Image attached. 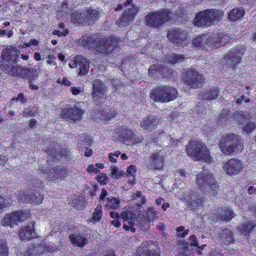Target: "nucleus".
Returning <instances> with one entry per match:
<instances>
[{
    "label": "nucleus",
    "mask_w": 256,
    "mask_h": 256,
    "mask_svg": "<svg viewBox=\"0 0 256 256\" xmlns=\"http://www.w3.org/2000/svg\"><path fill=\"white\" fill-rule=\"evenodd\" d=\"M184 11L182 8H179L178 10L174 14L168 9H162L158 12H150L146 16V23L148 26L156 28L168 20L181 17L182 15L184 14Z\"/></svg>",
    "instance_id": "1"
},
{
    "label": "nucleus",
    "mask_w": 256,
    "mask_h": 256,
    "mask_svg": "<svg viewBox=\"0 0 256 256\" xmlns=\"http://www.w3.org/2000/svg\"><path fill=\"white\" fill-rule=\"evenodd\" d=\"M219 146L220 151L226 156L238 154L243 150L240 138L234 134L223 136L220 140Z\"/></svg>",
    "instance_id": "2"
},
{
    "label": "nucleus",
    "mask_w": 256,
    "mask_h": 256,
    "mask_svg": "<svg viewBox=\"0 0 256 256\" xmlns=\"http://www.w3.org/2000/svg\"><path fill=\"white\" fill-rule=\"evenodd\" d=\"M223 10L210 8L199 12L196 17L195 24L198 26H209L217 24L223 18Z\"/></svg>",
    "instance_id": "3"
},
{
    "label": "nucleus",
    "mask_w": 256,
    "mask_h": 256,
    "mask_svg": "<svg viewBox=\"0 0 256 256\" xmlns=\"http://www.w3.org/2000/svg\"><path fill=\"white\" fill-rule=\"evenodd\" d=\"M186 152L194 160H202L208 164L212 161L208 150L202 142L197 140L190 142L186 146Z\"/></svg>",
    "instance_id": "4"
},
{
    "label": "nucleus",
    "mask_w": 256,
    "mask_h": 256,
    "mask_svg": "<svg viewBox=\"0 0 256 256\" xmlns=\"http://www.w3.org/2000/svg\"><path fill=\"white\" fill-rule=\"evenodd\" d=\"M177 96L176 89L168 86H158L150 92V98L156 102H167L174 100Z\"/></svg>",
    "instance_id": "5"
},
{
    "label": "nucleus",
    "mask_w": 256,
    "mask_h": 256,
    "mask_svg": "<svg viewBox=\"0 0 256 256\" xmlns=\"http://www.w3.org/2000/svg\"><path fill=\"white\" fill-rule=\"evenodd\" d=\"M196 183L198 188L204 192L216 191L218 186L212 174L204 168L197 175Z\"/></svg>",
    "instance_id": "6"
},
{
    "label": "nucleus",
    "mask_w": 256,
    "mask_h": 256,
    "mask_svg": "<svg viewBox=\"0 0 256 256\" xmlns=\"http://www.w3.org/2000/svg\"><path fill=\"white\" fill-rule=\"evenodd\" d=\"M132 0H127L123 4H119L116 8V10L119 11L122 9L123 6H128V8L124 10L122 14V17L119 20L116 22V24L119 27H122L127 26L128 23L132 22L137 13L136 8L131 4Z\"/></svg>",
    "instance_id": "7"
},
{
    "label": "nucleus",
    "mask_w": 256,
    "mask_h": 256,
    "mask_svg": "<svg viewBox=\"0 0 256 256\" xmlns=\"http://www.w3.org/2000/svg\"><path fill=\"white\" fill-rule=\"evenodd\" d=\"M30 216L28 210H18L6 214L2 220V225L4 226L14 228L18 223L24 220Z\"/></svg>",
    "instance_id": "8"
},
{
    "label": "nucleus",
    "mask_w": 256,
    "mask_h": 256,
    "mask_svg": "<svg viewBox=\"0 0 256 256\" xmlns=\"http://www.w3.org/2000/svg\"><path fill=\"white\" fill-rule=\"evenodd\" d=\"M183 78L188 86L194 88L200 87L205 80L204 75L194 68L187 70L184 74Z\"/></svg>",
    "instance_id": "9"
},
{
    "label": "nucleus",
    "mask_w": 256,
    "mask_h": 256,
    "mask_svg": "<svg viewBox=\"0 0 256 256\" xmlns=\"http://www.w3.org/2000/svg\"><path fill=\"white\" fill-rule=\"evenodd\" d=\"M246 48L243 46H238L232 48L224 56V60L228 66L234 68L240 62Z\"/></svg>",
    "instance_id": "10"
},
{
    "label": "nucleus",
    "mask_w": 256,
    "mask_h": 256,
    "mask_svg": "<svg viewBox=\"0 0 256 256\" xmlns=\"http://www.w3.org/2000/svg\"><path fill=\"white\" fill-rule=\"evenodd\" d=\"M167 37L171 42L178 46L184 47L190 42L186 31L180 28L169 31Z\"/></svg>",
    "instance_id": "11"
},
{
    "label": "nucleus",
    "mask_w": 256,
    "mask_h": 256,
    "mask_svg": "<svg viewBox=\"0 0 256 256\" xmlns=\"http://www.w3.org/2000/svg\"><path fill=\"white\" fill-rule=\"evenodd\" d=\"M70 174V170L62 166H56L49 170L46 178L51 181H62Z\"/></svg>",
    "instance_id": "12"
},
{
    "label": "nucleus",
    "mask_w": 256,
    "mask_h": 256,
    "mask_svg": "<svg viewBox=\"0 0 256 256\" xmlns=\"http://www.w3.org/2000/svg\"><path fill=\"white\" fill-rule=\"evenodd\" d=\"M223 170L230 176L239 174L242 170L243 164L242 162L238 159L232 158L223 164Z\"/></svg>",
    "instance_id": "13"
},
{
    "label": "nucleus",
    "mask_w": 256,
    "mask_h": 256,
    "mask_svg": "<svg viewBox=\"0 0 256 256\" xmlns=\"http://www.w3.org/2000/svg\"><path fill=\"white\" fill-rule=\"evenodd\" d=\"M20 53V50L16 48L11 47L4 49L2 54V64L7 66L16 64L18 61Z\"/></svg>",
    "instance_id": "14"
},
{
    "label": "nucleus",
    "mask_w": 256,
    "mask_h": 256,
    "mask_svg": "<svg viewBox=\"0 0 256 256\" xmlns=\"http://www.w3.org/2000/svg\"><path fill=\"white\" fill-rule=\"evenodd\" d=\"M118 40L114 37L104 38L96 46L98 52L103 54H106L112 51L118 44Z\"/></svg>",
    "instance_id": "15"
},
{
    "label": "nucleus",
    "mask_w": 256,
    "mask_h": 256,
    "mask_svg": "<svg viewBox=\"0 0 256 256\" xmlns=\"http://www.w3.org/2000/svg\"><path fill=\"white\" fill-rule=\"evenodd\" d=\"M68 66L70 68H76L78 66V74L82 76L87 74L89 70L88 62L86 58L80 56H75L73 60L69 62Z\"/></svg>",
    "instance_id": "16"
},
{
    "label": "nucleus",
    "mask_w": 256,
    "mask_h": 256,
    "mask_svg": "<svg viewBox=\"0 0 256 256\" xmlns=\"http://www.w3.org/2000/svg\"><path fill=\"white\" fill-rule=\"evenodd\" d=\"M105 85L100 80L94 81L92 92V98L96 105L102 104L104 100L106 92Z\"/></svg>",
    "instance_id": "17"
},
{
    "label": "nucleus",
    "mask_w": 256,
    "mask_h": 256,
    "mask_svg": "<svg viewBox=\"0 0 256 256\" xmlns=\"http://www.w3.org/2000/svg\"><path fill=\"white\" fill-rule=\"evenodd\" d=\"M208 46L212 48H219L226 44L230 38L223 33L212 34L208 36Z\"/></svg>",
    "instance_id": "18"
},
{
    "label": "nucleus",
    "mask_w": 256,
    "mask_h": 256,
    "mask_svg": "<svg viewBox=\"0 0 256 256\" xmlns=\"http://www.w3.org/2000/svg\"><path fill=\"white\" fill-rule=\"evenodd\" d=\"M164 151L159 150L156 153H152L149 158L148 168L150 169L160 170L164 164Z\"/></svg>",
    "instance_id": "19"
},
{
    "label": "nucleus",
    "mask_w": 256,
    "mask_h": 256,
    "mask_svg": "<svg viewBox=\"0 0 256 256\" xmlns=\"http://www.w3.org/2000/svg\"><path fill=\"white\" fill-rule=\"evenodd\" d=\"M54 247L48 245L44 242L40 244L32 246L28 250V254L32 256H39L42 254L53 252L55 250Z\"/></svg>",
    "instance_id": "20"
},
{
    "label": "nucleus",
    "mask_w": 256,
    "mask_h": 256,
    "mask_svg": "<svg viewBox=\"0 0 256 256\" xmlns=\"http://www.w3.org/2000/svg\"><path fill=\"white\" fill-rule=\"evenodd\" d=\"M121 218L124 220L123 228L126 230H130L134 232L136 231L134 226L136 220V217L135 214L130 212L124 211L121 214Z\"/></svg>",
    "instance_id": "21"
},
{
    "label": "nucleus",
    "mask_w": 256,
    "mask_h": 256,
    "mask_svg": "<svg viewBox=\"0 0 256 256\" xmlns=\"http://www.w3.org/2000/svg\"><path fill=\"white\" fill-rule=\"evenodd\" d=\"M84 113V110L80 108L74 106L66 110L64 116L68 120L76 122L81 120Z\"/></svg>",
    "instance_id": "22"
},
{
    "label": "nucleus",
    "mask_w": 256,
    "mask_h": 256,
    "mask_svg": "<svg viewBox=\"0 0 256 256\" xmlns=\"http://www.w3.org/2000/svg\"><path fill=\"white\" fill-rule=\"evenodd\" d=\"M160 123V119L152 116H148L140 122V130L151 132Z\"/></svg>",
    "instance_id": "23"
},
{
    "label": "nucleus",
    "mask_w": 256,
    "mask_h": 256,
    "mask_svg": "<svg viewBox=\"0 0 256 256\" xmlns=\"http://www.w3.org/2000/svg\"><path fill=\"white\" fill-rule=\"evenodd\" d=\"M148 73L153 74H158L168 77L172 74V70L168 67L162 66L160 64L152 65L148 69Z\"/></svg>",
    "instance_id": "24"
},
{
    "label": "nucleus",
    "mask_w": 256,
    "mask_h": 256,
    "mask_svg": "<svg viewBox=\"0 0 256 256\" xmlns=\"http://www.w3.org/2000/svg\"><path fill=\"white\" fill-rule=\"evenodd\" d=\"M34 222L29 224L20 230L19 236L22 240H30L35 236V234L34 232Z\"/></svg>",
    "instance_id": "25"
},
{
    "label": "nucleus",
    "mask_w": 256,
    "mask_h": 256,
    "mask_svg": "<svg viewBox=\"0 0 256 256\" xmlns=\"http://www.w3.org/2000/svg\"><path fill=\"white\" fill-rule=\"evenodd\" d=\"M84 24H91L98 20L100 12L92 8L88 9L84 12Z\"/></svg>",
    "instance_id": "26"
},
{
    "label": "nucleus",
    "mask_w": 256,
    "mask_h": 256,
    "mask_svg": "<svg viewBox=\"0 0 256 256\" xmlns=\"http://www.w3.org/2000/svg\"><path fill=\"white\" fill-rule=\"evenodd\" d=\"M218 232L219 234L218 238L220 239L221 242L224 244H228L234 240L232 232L230 229H219Z\"/></svg>",
    "instance_id": "27"
},
{
    "label": "nucleus",
    "mask_w": 256,
    "mask_h": 256,
    "mask_svg": "<svg viewBox=\"0 0 256 256\" xmlns=\"http://www.w3.org/2000/svg\"><path fill=\"white\" fill-rule=\"evenodd\" d=\"M219 92L220 90L218 87H212L202 92L200 96L202 98L205 100H215L217 98Z\"/></svg>",
    "instance_id": "28"
},
{
    "label": "nucleus",
    "mask_w": 256,
    "mask_h": 256,
    "mask_svg": "<svg viewBox=\"0 0 256 256\" xmlns=\"http://www.w3.org/2000/svg\"><path fill=\"white\" fill-rule=\"evenodd\" d=\"M70 239L73 245L80 248L84 246L88 242L86 238L78 234L70 236Z\"/></svg>",
    "instance_id": "29"
},
{
    "label": "nucleus",
    "mask_w": 256,
    "mask_h": 256,
    "mask_svg": "<svg viewBox=\"0 0 256 256\" xmlns=\"http://www.w3.org/2000/svg\"><path fill=\"white\" fill-rule=\"evenodd\" d=\"M0 68L5 72L11 76H18L20 70V67L18 66H12V64L5 65L1 64Z\"/></svg>",
    "instance_id": "30"
},
{
    "label": "nucleus",
    "mask_w": 256,
    "mask_h": 256,
    "mask_svg": "<svg viewBox=\"0 0 256 256\" xmlns=\"http://www.w3.org/2000/svg\"><path fill=\"white\" fill-rule=\"evenodd\" d=\"M116 116V113L111 109L107 108L103 110L100 113L97 114V116L104 122H108L112 118Z\"/></svg>",
    "instance_id": "31"
},
{
    "label": "nucleus",
    "mask_w": 256,
    "mask_h": 256,
    "mask_svg": "<svg viewBox=\"0 0 256 256\" xmlns=\"http://www.w3.org/2000/svg\"><path fill=\"white\" fill-rule=\"evenodd\" d=\"M208 36L202 34L192 40V46L196 48L208 46Z\"/></svg>",
    "instance_id": "32"
},
{
    "label": "nucleus",
    "mask_w": 256,
    "mask_h": 256,
    "mask_svg": "<svg viewBox=\"0 0 256 256\" xmlns=\"http://www.w3.org/2000/svg\"><path fill=\"white\" fill-rule=\"evenodd\" d=\"M244 10L242 8H234L228 14V18L232 22L236 21L244 16Z\"/></svg>",
    "instance_id": "33"
},
{
    "label": "nucleus",
    "mask_w": 256,
    "mask_h": 256,
    "mask_svg": "<svg viewBox=\"0 0 256 256\" xmlns=\"http://www.w3.org/2000/svg\"><path fill=\"white\" fill-rule=\"evenodd\" d=\"M105 206L109 209H116L120 206V200L118 198L112 196L106 199Z\"/></svg>",
    "instance_id": "34"
},
{
    "label": "nucleus",
    "mask_w": 256,
    "mask_h": 256,
    "mask_svg": "<svg viewBox=\"0 0 256 256\" xmlns=\"http://www.w3.org/2000/svg\"><path fill=\"white\" fill-rule=\"evenodd\" d=\"M234 216V212L231 210L226 208L219 214L218 217V220L228 222L232 220Z\"/></svg>",
    "instance_id": "35"
},
{
    "label": "nucleus",
    "mask_w": 256,
    "mask_h": 256,
    "mask_svg": "<svg viewBox=\"0 0 256 256\" xmlns=\"http://www.w3.org/2000/svg\"><path fill=\"white\" fill-rule=\"evenodd\" d=\"M13 196L12 195L2 196L0 195V212L3 208L9 206L12 202Z\"/></svg>",
    "instance_id": "36"
},
{
    "label": "nucleus",
    "mask_w": 256,
    "mask_h": 256,
    "mask_svg": "<svg viewBox=\"0 0 256 256\" xmlns=\"http://www.w3.org/2000/svg\"><path fill=\"white\" fill-rule=\"evenodd\" d=\"M255 226L254 223L249 221L238 226V230L242 234L246 235L252 230Z\"/></svg>",
    "instance_id": "37"
},
{
    "label": "nucleus",
    "mask_w": 256,
    "mask_h": 256,
    "mask_svg": "<svg viewBox=\"0 0 256 256\" xmlns=\"http://www.w3.org/2000/svg\"><path fill=\"white\" fill-rule=\"evenodd\" d=\"M136 256H160V255L154 251L148 250L142 246L138 248Z\"/></svg>",
    "instance_id": "38"
},
{
    "label": "nucleus",
    "mask_w": 256,
    "mask_h": 256,
    "mask_svg": "<svg viewBox=\"0 0 256 256\" xmlns=\"http://www.w3.org/2000/svg\"><path fill=\"white\" fill-rule=\"evenodd\" d=\"M43 198V196L40 195L39 193H34L30 192L28 199H30V200L28 203L38 204L42 202Z\"/></svg>",
    "instance_id": "39"
},
{
    "label": "nucleus",
    "mask_w": 256,
    "mask_h": 256,
    "mask_svg": "<svg viewBox=\"0 0 256 256\" xmlns=\"http://www.w3.org/2000/svg\"><path fill=\"white\" fill-rule=\"evenodd\" d=\"M251 116L248 112H240L237 114L236 119L239 124L243 125L246 124V122L250 120Z\"/></svg>",
    "instance_id": "40"
},
{
    "label": "nucleus",
    "mask_w": 256,
    "mask_h": 256,
    "mask_svg": "<svg viewBox=\"0 0 256 256\" xmlns=\"http://www.w3.org/2000/svg\"><path fill=\"white\" fill-rule=\"evenodd\" d=\"M84 12H75L71 16V20L73 23L84 24Z\"/></svg>",
    "instance_id": "41"
},
{
    "label": "nucleus",
    "mask_w": 256,
    "mask_h": 256,
    "mask_svg": "<svg viewBox=\"0 0 256 256\" xmlns=\"http://www.w3.org/2000/svg\"><path fill=\"white\" fill-rule=\"evenodd\" d=\"M102 206L100 204L98 206L92 214V216L90 222H98L100 220L102 214Z\"/></svg>",
    "instance_id": "42"
},
{
    "label": "nucleus",
    "mask_w": 256,
    "mask_h": 256,
    "mask_svg": "<svg viewBox=\"0 0 256 256\" xmlns=\"http://www.w3.org/2000/svg\"><path fill=\"white\" fill-rule=\"evenodd\" d=\"M94 41L93 38L88 35H83L78 40V44L84 46H90L91 43Z\"/></svg>",
    "instance_id": "43"
},
{
    "label": "nucleus",
    "mask_w": 256,
    "mask_h": 256,
    "mask_svg": "<svg viewBox=\"0 0 256 256\" xmlns=\"http://www.w3.org/2000/svg\"><path fill=\"white\" fill-rule=\"evenodd\" d=\"M30 191L26 190L24 192H20L17 196V200L20 202L28 204L30 202L28 199Z\"/></svg>",
    "instance_id": "44"
},
{
    "label": "nucleus",
    "mask_w": 256,
    "mask_h": 256,
    "mask_svg": "<svg viewBox=\"0 0 256 256\" xmlns=\"http://www.w3.org/2000/svg\"><path fill=\"white\" fill-rule=\"evenodd\" d=\"M73 206L78 210H82L85 206L86 203L84 198H76L72 200Z\"/></svg>",
    "instance_id": "45"
},
{
    "label": "nucleus",
    "mask_w": 256,
    "mask_h": 256,
    "mask_svg": "<svg viewBox=\"0 0 256 256\" xmlns=\"http://www.w3.org/2000/svg\"><path fill=\"white\" fill-rule=\"evenodd\" d=\"M242 126V130L246 133L252 132L256 128V124L250 120H248L246 124Z\"/></svg>",
    "instance_id": "46"
},
{
    "label": "nucleus",
    "mask_w": 256,
    "mask_h": 256,
    "mask_svg": "<svg viewBox=\"0 0 256 256\" xmlns=\"http://www.w3.org/2000/svg\"><path fill=\"white\" fill-rule=\"evenodd\" d=\"M126 134L128 135V138H129L132 141V144H138L142 142V136H136L132 131L130 130Z\"/></svg>",
    "instance_id": "47"
},
{
    "label": "nucleus",
    "mask_w": 256,
    "mask_h": 256,
    "mask_svg": "<svg viewBox=\"0 0 256 256\" xmlns=\"http://www.w3.org/2000/svg\"><path fill=\"white\" fill-rule=\"evenodd\" d=\"M203 200L200 198L192 199L188 203V206L191 209H195L196 208L202 206Z\"/></svg>",
    "instance_id": "48"
},
{
    "label": "nucleus",
    "mask_w": 256,
    "mask_h": 256,
    "mask_svg": "<svg viewBox=\"0 0 256 256\" xmlns=\"http://www.w3.org/2000/svg\"><path fill=\"white\" fill-rule=\"evenodd\" d=\"M184 58V56L182 54H174L170 56L169 62L172 64H174L182 62Z\"/></svg>",
    "instance_id": "49"
},
{
    "label": "nucleus",
    "mask_w": 256,
    "mask_h": 256,
    "mask_svg": "<svg viewBox=\"0 0 256 256\" xmlns=\"http://www.w3.org/2000/svg\"><path fill=\"white\" fill-rule=\"evenodd\" d=\"M8 247L4 240H0V256H8Z\"/></svg>",
    "instance_id": "50"
},
{
    "label": "nucleus",
    "mask_w": 256,
    "mask_h": 256,
    "mask_svg": "<svg viewBox=\"0 0 256 256\" xmlns=\"http://www.w3.org/2000/svg\"><path fill=\"white\" fill-rule=\"evenodd\" d=\"M124 174V171L120 170L116 166L111 168L110 174L113 178L118 179Z\"/></svg>",
    "instance_id": "51"
},
{
    "label": "nucleus",
    "mask_w": 256,
    "mask_h": 256,
    "mask_svg": "<svg viewBox=\"0 0 256 256\" xmlns=\"http://www.w3.org/2000/svg\"><path fill=\"white\" fill-rule=\"evenodd\" d=\"M135 200H136L137 201L138 206H140L141 204H144L146 202V198L142 196L140 192H136Z\"/></svg>",
    "instance_id": "52"
},
{
    "label": "nucleus",
    "mask_w": 256,
    "mask_h": 256,
    "mask_svg": "<svg viewBox=\"0 0 256 256\" xmlns=\"http://www.w3.org/2000/svg\"><path fill=\"white\" fill-rule=\"evenodd\" d=\"M32 72L30 70L27 68H22L20 67V73L18 74V76L20 77L25 78L28 77L30 74Z\"/></svg>",
    "instance_id": "53"
},
{
    "label": "nucleus",
    "mask_w": 256,
    "mask_h": 256,
    "mask_svg": "<svg viewBox=\"0 0 256 256\" xmlns=\"http://www.w3.org/2000/svg\"><path fill=\"white\" fill-rule=\"evenodd\" d=\"M158 213L153 208H150L148 210V220H153L158 218Z\"/></svg>",
    "instance_id": "54"
},
{
    "label": "nucleus",
    "mask_w": 256,
    "mask_h": 256,
    "mask_svg": "<svg viewBox=\"0 0 256 256\" xmlns=\"http://www.w3.org/2000/svg\"><path fill=\"white\" fill-rule=\"evenodd\" d=\"M230 114H228V111L227 110H224L220 115L218 120L221 122H226V120H228Z\"/></svg>",
    "instance_id": "55"
},
{
    "label": "nucleus",
    "mask_w": 256,
    "mask_h": 256,
    "mask_svg": "<svg viewBox=\"0 0 256 256\" xmlns=\"http://www.w3.org/2000/svg\"><path fill=\"white\" fill-rule=\"evenodd\" d=\"M120 154V151H116L114 152L109 154L108 158L110 162H116V158Z\"/></svg>",
    "instance_id": "56"
},
{
    "label": "nucleus",
    "mask_w": 256,
    "mask_h": 256,
    "mask_svg": "<svg viewBox=\"0 0 256 256\" xmlns=\"http://www.w3.org/2000/svg\"><path fill=\"white\" fill-rule=\"evenodd\" d=\"M26 98L24 97L22 93H20L17 97H14L12 99V101L20 102L22 104H24L26 102Z\"/></svg>",
    "instance_id": "57"
},
{
    "label": "nucleus",
    "mask_w": 256,
    "mask_h": 256,
    "mask_svg": "<svg viewBox=\"0 0 256 256\" xmlns=\"http://www.w3.org/2000/svg\"><path fill=\"white\" fill-rule=\"evenodd\" d=\"M136 171V166L134 165H131L128 168L126 172L128 176H131L132 177L135 176V174Z\"/></svg>",
    "instance_id": "58"
},
{
    "label": "nucleus",
    "mask_w": 256,
    "mask_h": 256,
    "mask_svg": "<svg viewBox=\"0 0 256 256\" xmlns=\"http://www.w3.org/2000/svg\"><path fill=\"white\" fill-rule=\"evenodd\" d=\"M56 57L52 54L48 55L47 56L46 62L50 65H54L55 66V68H56Z\"/></svg>",
    "instance_id": "59"
},
{
    "label": "nucleus",
    "mask_w": 256,
    "mask_h": 256,
    "mask_svg": "<svg viewBox=\"0 0 256 256\" xmlns=\"http://www.w3.org/2000/svg\"><path fill=\"white\" fill-rule=\"evenodd\" d=\"M58 82L60 84L66 86H70L72 84L71 82L68 80L66 78L64 77L62 78H58L57 80Z\"/></svg>",
    "instance_id": "60"
},
{
    "label": "nucleus",
    "mask_w": 256,
    "mask_h": 256,
    "mask_svg": "<svg viewBox=\"0 0 256 256\" xmlns=\"http://www.w3.org/2000/svg\"><path fill=\"white\" fill-rule=\"evenodd\" d=\"M246 199L243 194L237 196L235 198L236 203L240 204L242 203L246 202Z\"/></svg>",
    "instance_id": "61"
},
{
    "label": "nucleus",
    "mask_w": 256,
    "mask_h": 256,
    "mask_svg": "<svg viewBox=\"0 0 256 256\" xmlns=\"http://www.w3.org/2000/svg\"><path fill=\"white\" fill-rule=\"evenodd\" d=\"M36 111L34 110H30V108H24V116H33L36 114Z\"/></svg>",
    "instance_id": "62"
},
{
    "label": "nucleus",
    "mask_w": 256,
    "mask_h": 256,
    "mask_svg": "<svg viewBox=\"0 0 256 256\" xmlns=\"http://www.w3.org/2000/svg\"><path fill=\"white\" fill-rule=\"evenodd\" d=\"M68 33V30H63L62 31H60L59 30H54L52 32V34L54 35H57L58 36H65Z\"/></svg>",
    "instance_id": "63"
},
{
    "label": "nucleus",
    "mask_w": 256,
    "mask_h": 256,
    "mask_svg": "<svg viewBox=\"0 0 256 256\" xmlns=\"http://www.w3.org/2000/svg\"><path fill=\"white\" fill-rule=\"evenodd\" d=\"M190 242V245L194 246H198V239L194 235H192L189 238Z\"/></svg>",
    "instance_id": "64"
}]
</instances>
